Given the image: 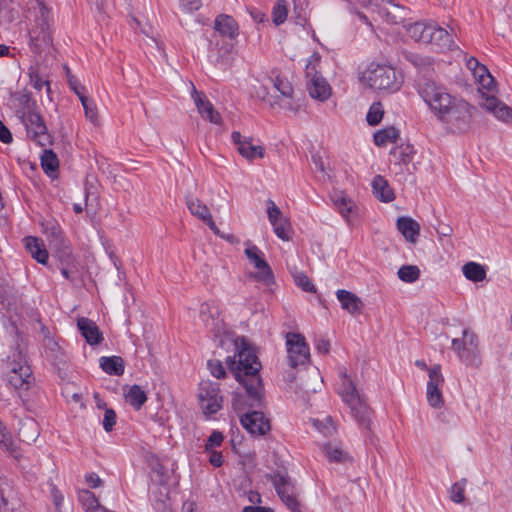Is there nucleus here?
Segmentation results:
<instances>
[{
	"instance_id": "nucleus-1",
	"label": "nucleus",
	"mask_w": 512,
	"mask_h": 512,
	"mask_svg": "<svg viewBox=\"0 0 512 512\" xmlns=\"http://www.w3.org/2000/svg\"><path fill=\"white\" fill-rule=\"evenodd\" d=\"M200 319L213 334L215 340H219L220 346H225L228 343L234 345L235 354L227 357L226 364L236 380L245 387L251 399L259 402L261 399V379L258 372L261 369V363L254 349L245 338H234V335L220 317L219 307L214 302H205L200 306Z\"/></svg>"
},
{
	"instance_id": "nucleus-2",
	"label": "nucleus",
	"mask_w": 512,
	"mask_h": 512,
	"mask_svg": "<svg viewBox=\"0 0 512 512\" xmlns=\"http://www.w3.org/2000/svg\"><path fill=\"white\" fill-rule=\"evenodd\" d=\"M418 92L447 131L463 133L469 130L473 107L465 100L451 95L445 87L431 80L421 83Z\"/></svg>"
},
{
	"instance_id": "nucleus-3",
	"label": "nucleus",
	"mask_w": 512,
	"mask_h": 512,
	"mask_svg": "<svg viewBox=\"0 0 512 512\" xmlns=\"http://www.w3.org/2000/svg\"><path fill=\"white\" fill-rule=\"evenodd\" d=\"M253 91L257 98L273 108L295 112L300 107L299 102L295 100L291 83L280 75L256 79Z\"/></svg>"
},
{
	"instance_id": "nucleus-4",
	"label": "nucleus",
	"mask_w": 512,
	"mask_h": 512,
	"mask_svg": "<svg viewBox=\"0 0 512 512\" xmlns=\"http://www.w3.org/2000/svg\"><path fill=\"white\" fill-rule=\"evenodd\" d=\"M253 91L257 98L273 108L295 112L300 107L299 102L295 100L291 83L280 75L256 79Z\"/></svg>"
},
{
	"instance_id": "nucleus-5",
	"label": "nucleus",
	"mask_w": 512,
	"mask_h": 512,
	"mask_svg": "<svg viewBox=\"0 0 512 512\" xmlns=\"http://www.w3.org/2000/svg\"><path fill=\"white\" fill-rule=\"evenodd\" d=\"M341 382L338 387V394L342 401L349 407L351 416L356 422L364 427L369 426L371 411L365 399L359 393L355 383L347 374L346 368L340 370Z\"/></svg>"
},
{
	"instance_id": "nucleus-6",
	"label": "nucleus",
	"mask_w": 512,
	"mask_h": 512,
	"mask_svg": "<svg viewBox=\"0 0 512 512\" xmlns=\"http://www.w3.org/2000/svg\"><path fill=\"white\" fill-rule=\"evenodd\" d=\"M360 81L364 86L373 90L396 91L400 88V81L393 67L372 62L361 72Z\"/></svg>"
},
{
	"instance_id": "nucleus-7",
	"label": "nucleus",
	"mask_w": 512,
	"mask_h": 512,
	"mask_svg": "<svg viewBox=\"0 0 512 512\" xmlns=\"http://www.w3.org/2000/svg\"><path fill=\"white\" fill-rule=\"evenodd\" d=\"M410 38L423 44H434L441 48H450L453 44L451 35L433 22L417 21L405 25Z\"/></svg>"
},
{
	"instance_id": "nucleus-8",
	"label": "nucleus",
	"mask_w": 512,
	"mask_h": 512,
	"mask_svg": "<svg viewBox=\"0 0 512 512\" xmlns=\"http://www.w3.org/2000/svg\"><path fill=\"white\" fill-rule=\"evenodd\" d=\"M321 61L319 53L314 52L306 64L307 90L309 95L320 102L327 101L332 95V88L318 70Z\"/></svg>"
},
{
	"instance_id": "nucleus-9",
	"label": "nucleus",
	"mask_w": 512,
	"mask_h": 512,
	"mask_svg": "<svg viewBox=\"0 0 512 512\" xmlns=\"http://www.w3.org/2000/svg\"><path fill=\"white\" fill-rule=\"evenodd\" d=\"M478 84V90L482 94L483 98L481 106L488 112L492 113L498 120L506 123H512V109L493 95L496 85L492 75H487L478 81Z\"/></svg>"
},
{
	"instance_id": "nucleus-10",
	"label": "nucleus",
	"mask_w": 512,
	"mask_h": 512,
	"mask_svg": "<svg viewBox=\"0 0 512 512\" xmlns=\"http://www.w3.org/2000/svg\"><path fill=\"white\" fill-rule=\"evenodd\" d=\"M32 371L21 352L13 354V359L8 358L6 380L14 389H28Z\"/></svg>"
},
{
	"instance_id": "nucleus-11",
	"label": "nucleus",
	"mask_w": 512,
	"mask_h": 512,
	"mask_svg": "<svg viewBox=\"0 0 512 512\" xmlns=\"http://www.w3.org/2000/svg\"><path fill=\"white\" fill-rule=\"evenodd\" d=\"M452 349L460 360L467 365L478 366L481 363L478 351V339L475 333L465 329L462 338L452 340Z\"/></svg>"
},
{
	"instance_id": "nucleus-12",
	"label": "nucleus",
	"mask_w": 512,
	"mask_h": 512,
	"mask_svg": "<svg viewBox=\"0 0 512 512\" xmlns=\"http://www.w3.org/2000/svg\"><path fill=\"white\" fill-rule=\"evenodd\" d=\"M26 128L27 136L39 146H46L51 142L47 127L42 116L36 111L27 112L19 117Z\"/></svg>"
},
{
	"instance_id": "nucleus-13",
	"label": "nucleus",
	"mask_w": 512,
	"mask_h": 512,
	"mask_svg": "<svg viewBox=\"0 0 512 512\" xmlns=\"http://www.w3.org/2000/svg\"><path fill=\"white\" fill-rule=\"evenodd\" d=\"M244 252L250 264L257 270V272L250 274V277L265 285L272 284L274 275L264 258V253L257 246L252 244H247Z\"/></svg>"
},
{
	"instance_id": "nucleus-14",
	"label": "nucleus",
	"mask_w": 512,
	"mask_h": 512,
	"mask_svg": "<svg viewBox=\"0 0 512 512\" xmlns=\"http://www.w3.org/2000/svg\"><path fill=\"white\" fill-rule=\"evenodd\" d=\"M199 404L204 414L212 415L218 412L223 403L219 385L211 381H202L199 387Z\"/></svg>"
},
{
	"instance_id": "nucleus-15",
	"label": "nucleus",
	"mask_w": 512,
	"mask_h": 512,
	"mask_svg": "<svg viewBox=\"0 0 512 512\" xmlns=\"http://www.w3.org/2000/svg\"><path fill=\"white\" fill-rule=\"evenodd\" d=\"M287 359L292 368L305 365L310 358V350L304 336L298 333L286 335Z\"/></svg>"
},
{
	"instance_id": "nucleus-16",
	"label": "nucleus",
	"mask_w": 512,
	"mask_h": 512,
	"mask_svg": "<svg viewBox=\"0 0 512 512\" xmlns=\"http://www.w3.org/2000/svg\"><path fill=\"white\" fill-rule=\"evenodd\" d=\"M231 139L238 153L246 160L252 162L265 156V148L262 145L254 144L251 137L243 136L240 132L235 131L231 134Z\"/></svg>"
},
{
	"instance_id": "nucleus-17",
	"label": "nucleus",
	"mask_w": 512,
	"mask_h": 512,
	"mask_svg": "<svg viewBox=\"0 0 512 512\" xmlns=\"http://www.w3.org/2000/svg\"><path fill=\"white\" fill-rule=\"evenodd\" d=\"M242 427L253 436L265 435L270 430V422L262 412L252 411L240 418Z\"/></svg>"
},
{
	"instance_id": "nucleus-18",
	"label": "nucleus",
	"mask_w": 512,
	"mask_h": 512,
	"mask_svg": "<svg viewBox=\"0 0 512 512\" xmlns=\"http://www.w3.org/2000/svg\"><path fill=\"white\" fill-rule=\"evenodd\" d=\"M186 205L189 212L202 222H204L213 231L219 234V228L216 226L209 207L197 197L192 195L186 196Z\"/></svg>"
},
{
	"instance_id": "nucleus-19",
	"label": "nucleus",
	"mask_w": 512,
	"mask_h": 512,
	"mask_svg": "<svg viewBox=\"0 0 512 512\" xmlns=\"http://www.w3.org/2000/svg\"><path fill=\"white\" fill-rule=\"evenodd\" d=\"M336 297L341 304V308L349 314L355 316L359 315L363 309L362 300L355 294L348 290L339 289L336 291Z\"/></svg>"
},
{
	"instance_id": "nucleus-20",
	"label": "nucleus",
	"mask_w": 512,
	"mask_h": 512,
	"mask_svg": "<svg viewBox=\"0 0 512 512\" xmlns=\"http://www.w3.org/2000/svg\"><path fill=\"white\" fill-rule=\"evenodd\" d=\"M396 226L407 242L417 243L421 227L416 220L408 216H402L397 219Z\"/></svg>"
},
{
	"instance_id": "nucleus-21",
	"label": "nucleus",
	"mask_w": 512,
	"mask_h": 512,
	"mask_svg": "<svg viewBox=\"0 0 512 512\" xmlns=\"http://www.w3.org/2000/svg\"><path fill=\"white\" fill-rule=\"evenodd\" d=\"M214 29L216 33L225 38L234 39L238 35V25L228 15H219L215 19Z\"/></svg>"
},
{
	"instance_id": "nucleus-22",
	"label": "nucleus",
	"mask_w": 512,
	"mask_h": 512,
	"mask_svg": "<svg viewBox=\"0 0 512 512\" xmlns=\"http://www.w3.org/2000/svg\"><path fill=\"white\" fill-rule=\"evenodd\" d=\"M23 241L26 250L30 253L32 258L41 264L47 263L48 252L42 240L37 237L28 236L25 237Z\"/></svg>"
},
{
	"instance_id": "nucleus-23",
	"label": "nucleus",
	"mask_w": 512,
	"mask_h": 512,
	"mask_svg": "<svg viewBox=\"0 0 512 512\" xmlns=\"http://www.w3.org/2000/svg\"><path fill=\"white\" fill-rule=\"evenodd\" d=\"M194 94H195V97H194V100H195V104L197 106V109H198V112L200 113V115L210 121L211 123H214V124H221V116L220 114L214 109L213 105L211 104V102H209L207 99L205 98H202L198 93L197 91L194 89Z\"/></svg>"
},
{
	"instance_id": "nucleus-24",
	"label": "nucleus",
	"mask_w": 512,
	"mask_h": 512,
	"mask_svg": "<svg viewBox=\"0 0 512 512\" xmlns=\"http://www.w3.org/2000/svg\"><path fill=\"white\" fill-rule=\"evenodd\" d=\"M78 329L86 341L91 344H98L101 341V334L98 326L87 318H80L77 323Z\"/></svg>"
},
{
	"instance_id": "nucleus-25",
	"label": "nucleus",
	"mask_w": 512,
	"mask_h": 512,
	"mask_svg": "<svg viewBox=\"0 0 512 512\" xmlns=\"http://www.w3.org/2000/svg\"><path fill=\"white\" fill-rule=\"evenodd\" d=\"M372 188L375 197L383 202H391L395 198L393 190L390 188L387 180L381 175H377L373 178Z\"/></svg>"
},
{
	"instance_id": "nucleus-26",
	"label": "nucleus",
	"mask_w": 512,
	"mask_h": 512,
	"mask_svg": "<svg viewBox=\"0 0 512 512\" xmlns=\"http://www.w3.org/2000/svg\"><path fill=\"white\" fill-rule=\"evenodd\" d=\"M102 370L109 375L121 376L124 373V360L119 356H103L99 359Z\"/></svg>"
},
{
	"instance_id": "nucleus-27",
	"label": "nucleus",
	"mask_w": 512,
	"mask_h": 512,
	"mask_svg": "<svg viewBox=\"0 0 512 512\" xmlns=\"http://www.w3.org/2000/svg\"><path fill=\"white\" fill-rule=\"evenodd\" d=\"M271 481L280 498L297 493L291 479L285 474L276 473L271 477Z\"/></svg>"
},
{
	"instance_id": "nucleus-28",
	"label": "nucleus",
	"mask_w": 512,
	"mask_h": 512,
	"mask_svg": "<svg viewBox=\"0 0 512 512\" xmlns=\"http://www.w3.org/2000/svg\"><path fill=\"white\" fill-rule=\"evenodd\" d=\"M39 434V427L35 420L27 418L24 421H22L21 426L19 428V436L22 441L29 444L33 443L36 441Z\"/></svg>"
},
{
	"instance_id": "nucleus-29",
	"label": "nucleus",
	"mask_w": 512,
	"mask_h": 512,
	"mask_svg": "<svg viewBox=\"0 0 512 512\" xmlns=\"http://www.w3.org/2000/svg\"><path fill=\"white\" fill-rule=\"evenodd\" d=\"M323 451L331 462L345 463L350 460L349 454L343 449L340 443H327L324 445Z\"/></svg>"
},
{
	"instance_id": "nucleus-30",
	"label": "nucleus",
	"mask_w": 512,
	"mask_h": 512,
	"mask_svg": "<svg viewBox=\"0 0 512 512\" xmlns=\"http://www.w3.org/2000/svg\"><path fill=\"white\" fill-rule=\"evenodd\" d=\"M125 399L131 406L139 410L147 401V395L139 385H133L125 392Z\"/></svg>"
},
{
	"instance_id": "nucleus-31",
	"label": "nucleus",
	"mask_w": 512,
	"mask_h": 512,
	"mask_svg": "<svg viewBox=\"0 0 512 512\" xmlns=\"http://www.w3.org/2000/svg\"><path fill=\"white\" fill-rule=\"evenodd\" d=\"M399 138V131L395 127H387L374 134V143L379 147L395 143Z\"/></svg>"
},
{
	"instance_id": "nucleus-32",
	"label": "nucleus",
	"mask_w": 512,
	"mask_h": 512,
	"mask_svg": "<svg viewBox=\"0 0 512 512\" xmlns=\"http://www.w3.org/2000/svg\"><path fill=\"white\" fill-rule=\"evenodd\" d=\"M464 276L473 282L483 281L486 277L484 267L475 262H468L462 268Z\"/></svg>"
},
{
	"instance_id": "nucleus-33",
	"label": "nucleus",
	"mask_w": 512,
	"mask_h": 512,
	"mask_svg": "<svg viewBox=\"0 0 512 512\" xmlns=\"http://www.w3.org/2000/svg\"><path fill=\"white\" fill-rule=\"evenodd\" d=\"M41 166L44 172L52 176L59 167V161L52 150H44L41 155Z\"/></svg>"
},
{
	"instance_id": "nucleus-34",
	"label": "nucleus",
	"mask_w": 512,
	"mask_h": 512,
	"mask_svg": "<svg viewBox=\"0 0 512 512\" xmlns=\"http://www.w3.org/2000/svg\"><path fill=\"white\" fill-rule=\"evenodd\" d=\"M426 398L428 404L435 409H440L444 405V397L442 394V387H435L427 385Z\"/></svg>"
},
{
	"instance_id": "nucleus-35",
	"label": "nucleus",
	"mask_w": 512,
	"mask_h": 512,
	"mask_svg": "<svg viewBox=\"0 0 512 512\" xmlns=\"http://www.w3.org/2000/svg\"><path fill=\"white\" fill-rule=\"evenodd\" d=\"M332 200L335 207L344 217H347L352 211L354 204L351 199L347 198L343 193H335Z\"/></svg>"
},
{
	"instance_id": "nucleus-36",
	"label": "nucleus",
	"mask_w": 512,
	"mask_h": 512,
	"mask_svg": "<svg viewBox=\"0 0 512 512\" xmlns=\"http://www.w3.org/2000/svg\"><path fill=\"white\" fill-rule=\"evenodd\" d=\"M467 480L461 479L454 483L449 489V498L454 503H462L465 500Z\"/></svg>"
},
{
	"instance_id": "nucleus-37",
	"label": "nucleus",
	"mask_w": 512,
	"mask_h": 512,
	"mask_svg": "<svg viewBox=\"0 0 512 512\" xmlns=\"http://www.w3.org/2000/svg\"><path fill=\"white\" fill-rule=\"evenodd\" d=\"M81 104L85 111L86 118L94 125L99 124L98 110L94 101L86 96H81Z\"/></svg>"
},
{
	"instance_id": "nucleus-38",
	"label": "nucleus",
	"mask_w": 512,
	"mask_h": 512,
	"mask_svg": "<svg viewBox=\"0 0 512 512\" xmlns=\"http://www.w3.org/2000/svg\"><path fill=\"white\" fill-rule=\"evenodd\" d=\"M420 270L415 265H404L398 270V277L406 283H413L418 280Z\"/></svg>"
},
{
	"instance_id": "nucleus-39",
	"label": "nucleus",
	"mask_w": 512,
	"mask_h": 512,
	"mask_svg": "<svg viewBox=\"0 0 512 512\" xmlns=\"http://www.w3.org/2000/svg\"><path fill=\"white\" fill-rule=\"evenodd\" d=\"M271 225L273 226L274 233L278 238L283 241L290 240L292 228L288 218L275 222Z\"/></svg>"
},
{
	"instance_id": "nucleus-40",
	"label": "nucleus",
	"mask_w": 512,
	"mask_h": 512,
	"mask_svg": "<svg viewBox=\"0 0 512 512\" xmlns=\"http://www.w3.org/2000/svg\"><path fill=\"white\" fill-rule=\"evenodd\" d=\"M20 107L17 109L16 114L20 117L27 112L36 111V102L31 98L29 93H22L17 98Z\"/></svg>"
},
{
	"instance_id": "nucleus-41",
	"label": "nucleus",
	"mask_w": 512,
	"mask_h": 512,
	"mask_svg": "<svg viewBox=\"0 0 512 512\" xmlns=\"http://www.w3.org/2000/svg\"><path fill=\"white\" fill-rule=\"evenodd\" d=\"M383 115H384V109H383L382 104L379 102H376L370 106L369 111L366 115V120L369 125L375 126L381 122Z\"/></svg>"
},
{
	"instance_id": "nucleus-42",
	"label": "nucleus",
	"mask_w": 512,
	"mask_h": 512,
	"mask_svg": "<svg viewBox=\"0 0 512 512\" xmlns=\"http://www.w3.org/2000/svg\"><path fill=\"white\" fill-rule=\"evenodd\" d=\"M288 9L285 0H278L273 7L272 17L276 25L284 23L287 18Z\"/></svg>"
},
{
	"instance_id": "nucleus-43",
	"label": "nucleus",
	"mask_w": 512,
	"mask_h": 512,
	"mask_svg": "<svg viewBox=\"0 0 512 512\" xmlns=\"http://www.w3.org/2000/svg\"><path fill=\"white\" fill-rule=\"evenodd\" d=\"M428 377H429V380L427 382V385H432L435 387H443L444 377L441 373V367L439 364L434 365L428 369Z\"/></svg>"
},
{
	"instance_id": "nucleus-44",
	"label": "nucleus",
	"mask_w": 512,
	"mask_h": 512,
	"mask_svg": "<svg viewBox=\"0 0 512 512\" xmlns=\"http://www.w3.org/2000/svg\"><path fill=\"white\" fill-rule=\"evenodd\" d=\"M266 208L270 224H273L286 218L273 200L268 199L266 201Z\"/></svg>"
},
{
	"instance_id": "nucleus-45",
	"label": "nucleus",
	"mask_w": 512,
	"mask_h": 512,
	"mask_svg": "<svg viewBox=\"0 0 512 512\" xmlns=\"http://www.w3.org/2000/svg\"><path fill=\"white\" fill-rule=\"evenodd\" d=\"M293 278H294L296 285L298 287H300L302 290H304L306 292H311V293L315 292V286L310 281L308 276L306 274H304L303 272H298V271L294 272Z\"/></svg>"
},
{
	"instance_id": "nucleus-46",
	"label": "nucleus",
	"mask_w": 512,
	"mask_h": 512,
	"mask_svg": "<svg viewBox=\"0 0 512 512\" xmlns=\"http://www.w3.org/2000/svg\"><path fill=\"white\" fill-rule=\"evenodd\" d=\"M313 423L325 435H332L336 431V426L330 417H326L323 421L314 420Z\"/></svg>"
},
{
	"instance_id": "nucleus-47",
	"label": "nucleus",
	"mask_w": 512,
	"mask_h": 512,
	"mask_svg": "<svg viewBox=\"0 0 512 512\" xmlns=\"http://www.w3.org/2000/svg\"><path fill=\"white\" fill-rule=\"evenodd\" d=\"M223 440L224 436L220 431H213L207 439V442L205 444V451L215 450L216 447L222 445Z\"/></svg>"
},
{
	"instance_id": "nucleus-48",
	"label": "nucleus",
	"mask_w": 512,
	"mask_h": 512,
	"mask_svg": "<svg viewBox=\"0 0 512 512\" xmlns=\"http://www.w3.org/2000/svg\"><path fill=\"white\" fill-rule=\"evenodd\" d=\"M0 446L5 450L12 451L13 440L11 435L7 432L6 427L0 421Z\"/></svg>"
},
{
	"instance_id": "nucleus-49",
	"label": "nucleus",
	"mask_w": 512,
	"mask_h": 512,
	"mask_svg": "<svg viewBox=\"0 0 512 512\" xmlns=\"http://www.w3.org/2000/svg\"><path fill=\"white\" fill-rule=\"evenodd\" d=\"M281 500L291 512H302L301 504L297 499V493L290 496L286 495Z\"/></svg>"
},
{
	"instance_id": "nucleus-50",
	"label": "nucleus",
	"mask_w": 512,
	"mask_h": 512,
	"mask_svg": "<svg viewBox=\"0 0 512 512\" xmlns=\"http://www.w3.org/2000/svg\"><path fill=\"white\" fill-rule=\"evenodd\" d=\"M207 365H208V368H209L211 374L215 378L220 379V378L225 377V375H226L225 369L219 360H209Z\"/></svg>"
},
{
	"instance_id": "nucleus-51",
	"label": "nucleus",
	"mask_w": 512,
	"mask_h": 512,
	"mask_svg": "<svg viewBox=\"0 0 512 512\" xmlns=\"http://www.w3.org/2000/svg\"><path fill=\"white\" fill-rule=\"evenodd\" d=\"M116 423V413L111 408H105L104 418H103V427L105 431L109 432L113 429Z\"/></svg>"
},
{
	"instance_id": "nucleus-52",
	"label": "nucleus",
	"mask_w": 512,
	"mask_h": 512,
	"mask_svg": "<svg viewBox=\"0 0 512 512\" xmlns=\"http://www.w3.org/2000/svg\"><path fill=\"white\" fill-rule=\"evenodd\" d=\"M179 3L181 8L187 12L196 11L202 5L201 0H179Z\"/></svg>"
},
{
	"instance_id": "nucleus-53",
	"label": "nucleus",
	"mask_w": 512,
	"mask_h": 512,
	"mask_svg": "<svg viewBox=\"0 0 512 512\" xmlns=\"http://www.w3.org/2000/svg\"><path fill=\"white\" fill-rule=\"evenodd\" d=\"M206 452L210 454L209 463L211 465H213L214 467H220L223 464V455L221 452L216 450Z\"/></svg>"
},
{
	"instance_id": "nucleus-54",
	"label": "nucleus",
	"mask_w": 512,
	"mask_h": 512,
	"mask_svg": "<svg viewBox=\"0 0 512 512\" xmlns=\"http://www.w3.org/2000/svg\"><path fill=\"white\" fill-rule=\"evenodd\" d=\"M85 481L90 488H98L103 484V481L96 473L87 474L85 476Z\"/></svg>"
},
{
	"instance_id": "nucleus-55",
	"label": "nucleus",
	"mask_w": 512,
	"mask_h": 512,
	"mask_svg": "<svg viewBox=\"0 0 512 512\" xmlns=\"http://www.w3.org/2000/svg\"><path fill=\"white\" fill-rule=\"evenodd\" d=\"M61 245L62 249L60 251V258L65 260L66 263H70L73 260L72 250L70 246L64 241H61Z\"/></svg>"
},
{
	"instance_id": "nucleus-56",
	"label": "nucleus",
	"mask_w": 512,
	"mask_h": 512,
	"mask_svg": "<svg viewBox=\"0 0 512 512\" xmlns=\"http://www.w3.org/2000/svg\"><path fill=\"white\" fill-rule=\"evenodd\" d=\"M318 353L326 355L330 351V342L326 339H318L315 344Z\"/></svg>"
},
{
	"instance_id": "nucleus-57",
	"label": "nucleus",
	"mask_w": 512,
	"mask_h": 512,
	"mask_svg": "<svg viewBox=\"0 0 512 512\" xmlns=\"http://www.w3.org/2000/svg\"><path fill=\"white\" fill-rule=\"evenodd\" d=\"M0 140L3 143H11L12 142V134L9 129L4 125V123L0 120Z\"/></svg>"
},
{
	"instance_id": "nucleus-58",
	"label": "nucleus",
	"mask_w": 512,
	"mask_h": 512,
	"mask_svg": "<svg viewBox=\"0 0 512 512\" xmlns=\"http://www.w3.org/2000/svg\"><path fill=\"white\" fill-rule=\"evenodd\" d=\"M472 73L477 82L490 74L488 69L482 64L475 68Z\"/></svg>"
},
{
	"instance_id": "nucleus-59",
	"label": "nucleus",
	"mask_w": 512,
	"mask_h": 512,
	"mask_svg": "<svg viewBox=\"0 0 512 512\" xmlns=\"http://www.w3.org/2000/svg\"><path fill=\"white\" fill-rule=\"evenodd\" d=\"M311 374H312V376H314V378L316 380V385L309 386L307 383H303L302 387L306 392H309V391L315 392L317 390V388L320 386L321 381L319 380V372L317 370H313Z\"/></svg>"
},
{
	"instance_id": "nucleus-60",
	"label": "nucleus",
	"mask_w": 512,
	"mask_h": 512,
	"mask_svg": "<svg viewBox=\"0 0 512 512\" xmlns=\"http://www.w3.org/2000/svg\"><path fill=\"white\" fill-rule=\"evenodd\" d=\"M70 86L73 89V91L78 95L79 99L81 100V96H86L84 93V87L77 83L76 80H69Z\"/></svg>"
},
{
	"instance_id": "nucleus-61",
	"label": "nucleus",
	"mask_w": 512,
	"mask_h": 512,
	"mask_svg": "<svg viewBox=\"0 0 512 512\" xmlns=\"http://www.w3.org/2000/svg\"><path fill=\"white\" fill-rule=\"evenodd\" d=\"M242 512H274L272 508L260 506H246Z\"/></svg>"
},
{
	"instance_id": "nucleus-62",
	"label": "nucleus",
	"mask_w": 512,
	"mask_h": 512,
	"mask_svg": "<svg viewBox=\"0 0 512 512\" xmlns=\"http://www.w3.org/2000/svg\"><path fill=\"white\" fill-rule=\"evenodd\" d=\"M12 507L10 506L8 500L4 497L3 493L0 491V512H11Z\"/></svg>"
},
{
	"instance_id": "nucleus-63",
	"label": "nucleus",
	"mask_w": 512,
	"mask_h": 512,
	"mask_svg": "<svg viewBox=\"0 0 512 512\" xmlns=\"http://www.w3.org/2000/svg\"><path fill=\"white\" fill-rule=\"evenodd\" d=\"M314 164L316 165L317 169L323 174L329 177V174L326 171V165L324 161L320 157H313Z\"/></svg>"
},
{
	"instance_id": "nucleus-64",
	"label": "nucleus",
	"mask_w": 512,
	"mask_h": 512,
	"mask_svg": "<svg viewBox=\"0 0 512 512\" xmlns=\"http://www.w3.org/2000/svg\"><path fill=\"white\" fill-rule=\"evenodd\" d=\"M248 500L252 504H260L262 502L261 495L257 491H249Z\"/></svg>"
}]
</instances>
